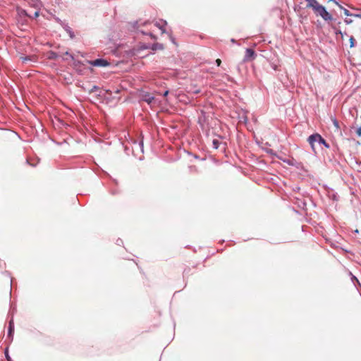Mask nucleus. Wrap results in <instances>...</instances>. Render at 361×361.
Here are the masks:
<instances>
[{
	"mask_svg": "<svg viewBox=\"0 0 361 361\" xmlns=\"http://www.w3.org/2000/svg\"><path fill=\"white\" fill-rule=\"evenodd\" d=\"M338 35H342L341 31H338Z\"/></svg>",
	"mask_w": 361,
	"mask_h": 361,
	"instance_id": "17",
	"label": "nucleus"
},
{
	"mask_svg": "<svg viewBox=\"0 0 361 361\" xmlns=\"http://www.w3.org/2000/svg\"><path fill=\"white\" fill-rule=\"evenodd\" d=\"M361 17V16H360Z\"/></svg>",
	"mask_w": 361,
	"mask_h": 361,
	"instance_id": "19",
	"label": "nucleus"
},
{
	"mask_svg": "<svg viewBox=\"0 0 361 361\" xmlns=\"http://www.w3.org/2000/svg\"><path fill=\"white\" fill-rule=\"evenodd\" d=\"M315 13L317 16H321L324 20H331L333 19L332 16L326 10L325 7L319 5L314 10Z\"/></svg>",
	"mask_w": 361,
	"mask_h": 361,
	"instance_id": "2",
	"label": "nucleus"
},
{
	"mask_svg": "<svg viewBox=\"0 0 361 361\" xmlns=\"http://www.w3.org/2000/svg\"><path fill=\"white\" fill-rule=\"evenodd\" d=\"M21 13H23V14H25V15H26V16H29L30 18H37V17L39 16V10H38V9H37V10L35 11L33 16L28 15V14L27 13V12H26L25 10H22V11H21Z\"/></svg>",
	"mask_w": 361,
	"mask_h": 361,
	"instance_id": "8",
	"label": "nucleus"
},
{
	"mask_svg": "<svg viewBox=\"0 0 361 361\" xmlns=\"http://www.w3.org/2000/svg\"><path fill=\"white\" fill-rule=\"evenodd\" d=\"M329 1H333L334 2L336 5H339L337 1H336L335 0H329Z\"/></svg>",
	"mask_w": 361,
	"mask_h": 361,
	"instance_id": "16",
	"label": "nucleus"
},
{
	"mask_svg": "<svg viewBox=\"0 0 361 361\" xmlns=\"http://www.w3.org/2000/svg\"><path fill=\"white\" fill-rule=\"evenodd\" d=\"M166 25V22L162 21V20H160L159 22L157 21L154 23V25L155 27H157V28H159V30H161L162 34L165 32L164 27Z\"/></svg>",
	"mask_w": 361,
	"mask_h": 361,
	"instance_id": "6",
	"label": "nucleus"
},
{
	"mask_svg": "<svg viewBox=\"0 0 361 361\" xmlns=\"http://www.w3.org/2000/svg\"><path fill=\"white\" fill-rule=\"evenodd\" d=\"M355 38L353 36H351L350 37V48H353L355 46Z\"/></svg>",
	"mask_w": 361,
	"mask_h": 361,
	"instance_id": "10",
	"label": "nucleus"
},
{
	"mask_svg": "<svg viewBox=\"0 0 361 361\" xmlns=\"http://www.w3.org/2000/svg\"><path fill=\"white\" fill-rule=\"evenodd\" d=\"M338 6L343 10V13H344V15L346 16H350V11L346 9V8H344L341 5H338Z\"/></svg>",
	"mask_w": 361,
	"mask_h": 361,
	"instance_id": "9",
	"label": "nucleus"
},
{
	"mask_svg": "<svg viewBox=\"0 0 361 361\" xmlns=\"http://www.w3.org/2000/svg\"><path fill=\"white\" fill-rule=\"evenodd\" d=\"M142 99L147 104H150L154 101V98L149 93H145L142 95Z\"/></svg>",
	"mask_w": 361,
	"mask_h": 361,
	"instance_id": "5",
	"label": "nucleus"
},
{
	"mask_svg": "<svg viewBox=\"0 0 361 361\" xmlns=\"http://www.w3.org/2000/svg\"><path fill=\"white\" fill-rule=\"evenodd\" d=\"M308 2L307 7L312 8L314 11L316 8L319 5L317 0H305Z\"/></svg>",
	"mask_w": 361,
	"mask_h": 361,
	"instance_id": "7",
	"label": "nucleus"
},
{
	"mask_svg": "<svg viewBox=\"0 0 361 361\" xmlns=\"http://www.w3.org/2000/svg\"><path fill=\"white\" fill-rule=\"evenodd\" d=\"M256 53L252 49H247L244 56V61H250L255 59Z\"/></svg>",
	"mask_w": 361,
	"mask_h": 361,
	"instance_id": "4",
	"label": "nucleus"
},
{
	"mask_svg": "<svg viewBox=\"0 0 361 361\" xmlns=\"http://www.w3.org/2000/svg\"><path fill=\"white\" fill-rule=\"evenodd\" d=\"M13 329H14V328H13V324H12V322H10V324H9V330H8V331H9L8 333H9V334H10V335L13 333Z\"/></svg>",
	"mask_w": 361,
	"mask_h": 361,
	"instance_id": "11",
	"label": "nucleus"
},
{
	"mask_svg": "<svg viewBox=\"0 0 361 361\" xmlns=\"http://www.w3.org/2000/svg\"><path fill=\"white\" fill-rule=\"evenodd\" d=\"M216 65H217L218 66H221V59H217L216 60Z\"/></svg>",
	"mask_w": 361,
	"mask_h": 361,
	"instance_id": "14",
	"label": "nucleus"
},
{
	"mask_svg": "<svg viewBox=\"0 0 361 361\" xmlns=\"http://www.w3.org/2000/svg\"><path fill=\"white\" fill-rule=\"evenodd\" d=\"M231 42H235V39H231Z\"/></svg>",
	"mask_w": 361,
	"mask_h": 361,
	"instance_id": "18",
	"label": "nucleus"
},
{
	"mask_svg": "<svg viewBox=\"0 0 361 361\" xmlns=\"http://www.w3.org/2000/svg\"><path fill=\"white\" fill-rule=\"evenodd\" d=\"M308 142L311 145V147L313 151H315V144L319 143L323 145L326 148H329V145L326 142V140L319 134L314 133L310 135L308 139Z\"/></svg>",
	"mask_w": 361,
	"mask_h": 361,
	"instance_id": "1",
	"label": "nucleus"
},
{
	"mask_svg": "<svg viewBox=\"0 0 361 361\" xmlns=\"http://www.w3.org/2000/svg\"><path fill=\"white\" fill-rule=\"evenodd\" d=\"M89 63L94 66L106 67L109 66V62L105 59H98L94 61H90Z\"/></svg>",
	"mask_w": 361,
	"mask_h": 361,
	"instance_id": "3",
	"label": "nucleus"
},
{
	"mask_svg": "<svg viewBox=\"0 0 361 361\" xmlns=\"http://www.w3.org/2000/svg\"><path fill=\"white\" fill-rule=\"evenodd\" d=\"M213 145L215 149H217L219 147V140H213Z\"/></svg>",
	"mask_w": 361,
	"mask_h": 361,
	"instance_id": "12",
	"label": "nucleus"
},
{
	"mask_svg": "<svg viewBox=\"0 0 361 361\" xmlns=\"http://www.w3.org/2000/svg\"><path fill=\"white\" fill-rule=\"evenodd\" d=\"M356 133L357 135L361 136V126L357 129Z\"/></svg>",
	"mask_w": 361,
	"mask_h": 361,
	"instance_id": "13",
	"label": "nucleus"
},
{
	"mask_svg": "<svg viewBox=\"0 0 361 361\" xmlns=\"http://www.w3.org/2000/svg\"><path fill=\"white\" fill-rule=\"evenodd\" d=\"M169 90L165 91L163 94L164 97H166L169 94Z\"/></svg>",
	"mask_w": 361,
	"mask_h": 361,
	"instance_id": "15",
	"label": "nucleus"
}]
</instances>
